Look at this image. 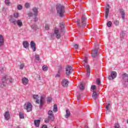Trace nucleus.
<instances>
[{
    "mask_svg": "<svg viewBox=\"0 0 128 128\" xmlns=\"http://www.w3.org/2000/svg\"><path fill=\"white\" fill-rule=\"evenodd\" d=\"M98 46V44H95V46Z\"/></svg>",
    "mask_w": 128,
    "mask_h": 128,
    "instance_id": "nucleus-55",
    "label": "nucleus"
},
{
    "mask_svg": "<svg viewBox=\"0 0 128 128\" xmlns=\"http://www.w3.org/2000/svg\"><path fill=\"white\" fill-rule=\"evenodd\" d=\"M115 128H120V124L118 123H116L114 126Z\"/></svg>",
    "mask_w": 128,
    "mask_h": 128,
    "instance_id": "nucleus-45",
    "label": "nucleus"
},
{
    "mask_svg": "<svg viewBox=\"0 0 128 128\" xmlns=\"http://www.w3.org/2000/svg\"><path fill=\"white\" fill-rule=\"evenodd\" d=\"M48 120H48V118L47 119H45L44 122L46 124H48Z\"/></svg>",
    "mask_w": 128,
    "mask_h": 128,
    "instance_id": "nucleus-50",
    "label": "nucleus"
},
{
    "mask_svg": "<svg viewBox=\"0 0 128 128\" xmlns=\"http://www.w3.org/2000/svg\"><path fill=\"white\" fill-rule=\"evenodd\" d=\"M48 116H54V114L52 113V110H50L48 112Z\"/></svg>",
    "mask_w": 128,
    "mask_h": 128,
    "instance_id": "nucleus-38",
    "label": "nucleus"
},
{
    "mask_svg": "<svg viewBox=\"0 0 128 128\" xmlns=\"http://www.w3.org/2000/svg\"><path fill=\"white\" fill-rule=\"evenodd\" d=\"M42 128H48V126L46 125H43Z\"/></svg>",
    "mask_w": 128,
    "mask_h": 128,
    "instance_id": "nucleus-51",
    "label": "nucleus"
},
{
    "mask_svg": "<svg viewBox=\"0 0 128 128\" xmlns=\"http://www.w3.org/2000/svg\"><path fill=\"white\" fill-rule=\"evenodd\" d=\"M91 54L93 58H96V56H98V50L96 49L92 50Z\"/></svg>",
    "mask_w": 128,
    "mask_h": 128,
    "instance_id": "nucleus-13",
    "label": "nucleus"
},
{
    "mask_svg": "<svg viewBox=\"0 0 128 128\" xmlns=\"http://www.w3.org/2000/svg\"><path fill=\"white\" fill-rule=\"evenodd\" d=\"M16 24L18 26L20 27L22 26V20H18L16 21Z\"/></svg>",
    "mask_w": 128,
    "mask_h": 128,
    "instance_id": "nucleus-24",
    "label": "nucleus"
},
{
    "mask_svg": "<svg viewBox=\"0 0 128 128\" xmlns=\"http://www.w3.org/2000/svg\"><path fill=\"white\" fill-rule=\"evenodd\" d=\"M74 48L76 50H78V44H76L74 45Z\"/></svg>",
    "mask_w": 128,
    "mask_h": 128,
    "instance_id": "nucleus-44",
    "label": "nucleus"
},
{
    "mask_svg": "<svg viewBox=\"0 0 128 128\" xmlns=\"http://www.w3.org/2000/svg\"><path fill=\"white\" fill-rule=\"evenodd\" d=\"M22 80V84H23L24 86H26V84H28V78L24 77Z\"/></svg>",
    "mask_w": 128,
    "mask_h": 128,
    "instance_id": "nucleus-14",
    "label": "nucleus"
},
{
    "mask_svg": "<svg viewBox=\"0 0 128 128\" xmlns=\"http://www.w3.org/2000/svg\"><path fill=\"white\" fill-rule=\"evenodd\" d=\"M108 14H110V5L108 4L105 10V18H108Z\"/></svg>",
    "mask_w": 128,
    "mask_h": 128,
    "instance_id": "nucleus-10",
    "label": "nucleus"
},
{
    "mask_svg": "<svg viewBox=\"0 0 128 128\" xmlns=\"http://www.w3.org/2000/svg\"><path fill=\"white\" fill-rule=\"evenodd\" d=\"M78 99L80 100V95L78 96Z\"/></svg>",
    "mask_w": 128,
    "mask_h": 128,
    "instance_id": "nucleus-54",
    "label": "nucleus"
},
{
    "mask_svg": "<svg viewBox=\"0 0 128 128\" xmlns=\"http://www.w3.org/2000/svg\"><path fill=\"white\" fill-rule=\"evenodd\" d=\"M30 46L32 50H33L34 52H36V44L34 42L31 41L30 43Z\"/></svg>",
    "mask_w": 128,
    "mask_h": 128,
    "instance_id": "nucleus-9",
    "label": "nucleus"
},
{
    "mask_svg": "<svg viewBox=\"0 0 128 128\" xmlns=\"http://www.w3.org/2000/svg\"><path fill=\"white\" fill-rule=\"evenodd\" d=\"M72 72V66H67L66 68V76H70Z\"/></svg>",
    "mask_w": 128,
    "mask_h": 128,
    "instance_id": "nucleus-6",
    "label": "nucleus"
},
{
    "mask_svg": "<svg viewBox=\"0 0 128 128\" xmlns=\"http://www.w3.org/2000/svg\"><path fill=\"white\" fill-rule=\"evenodd\" d=\"M78 26H82V28H86V18L85 16H82L81 19V24L80 20V19L77 20Z\"/></svg>",
    "mask_w": 128,
    "mask_h": 128,
    "instance_id": "nucleus-4",
    "label": "nucleus"
},
{
    "mask_svg": "<svg viewBox=\"0 0 128 128\" xmlns=\"http://www.w3.org/2000/svg\"><path fill=\"white\" fill-rule=\"evenodd\" d=\"M54 34H56V38L58 40H60V30L56 28H54Z\"/></svg>",
    "mask_w": 128,
    "mask_h": 128,
    "instance_id": "nucleus-7",
    "label": "nucleus"
},
{
    "mask_svg": "<svg viewBox=\"0 0 128 128\" xmlns=\"http://www.w3.org/2000/svg\"><path fill=\"white\" fill-rule=\"evenodd\" d=\"M96 88V85H92L91 87V90H94Z\"/></svg>",
    "mask_w": 128,
    "mask_h": 128,
    "instance_id": "nucleus-48",
    "label": "nucleus"
},
{
    "mask_svg": "<svg viewBox=\"0 0 128 128\" xmlns=\"http://www.w3.org/2000/svg\"><path fill=\"white\" fill-rule=\"evenodd\" d=\"M56 76H58V75H57Z\"/></svg>",
    "mask_w": 128,
    "mask_h": 128,
    "instance_id": "nucleus-57",
    "label": "nucleus"
},
{
    "mask_svg": "<svg viewBox=\"0 0 128 128\" xmlns=\"http://www.w3.org/2000/svg\"><path fill=\"white\" fill-rule=\"evenodd\" d=\"M96 82L98 86H100V78H98L96 80Z\"/></svg>",
    "mask_w": 128,
    "mask_h": 128,
    "instance_id": "nucleus-37",
    "label": "nucleus"
},
{
    "mask_svg": "<svg viewBox=\"0 0 128 128\" xmlns=\"http://www.w3.org/2000/svg\"><path fill=\"white\" fill-rule=\"evenodd\" d=\"M44 28L46 30H50V24H48V23H46Z\"/></svg>",
    "mask_w": 128,
    "mask_h": 128,
    "instance_id": "nucleus-29",
    "label": "nucleus"
},
{
    "mask_svg": "<svg viewBox=\"0 0 128 128\" xmlns=\"http://www.w3.org/2000/svg\"><path fill=\"white\" fill-rule=\"evenodd\" d=\"M70 112L68 110H66V114L65 115V118H70Z\"/></svg>",
    "mask_w": 128,
    "mask_h": 128,
    "instance_id": "nucleus-22",
    "label": "nucleus"
},
{
    "mask_svg": "<svg viewBox=\"0 0 128 128\" xmlns=\"http://www.w3.org/2000/svg\"><path fill=\"white\" fill-rule=\"evenodd\" d=\"M79 88L80 90H84V85L82 84H80L79 86Z\"/></svg>",
    "mask_w": 128,
    "mask_h": 128,
    "instance_id": "nucleus-26",
    "label": "nucleus"
},
{
    "mask_svg": "<svg viewBox=\"0 0 128 128\" xmlns=\"http://www.w3.org/2000/svg\"><path fill=\"white\" fill-rule=\"evenodd\" d=\"M40 120H35L34 121V124L36 128H38L40 126Z\"/></svg>",
    "mask_w": 128,
    "mask_h": 128,
    "instance_id": "nucleus-20",
    "label": "nucleus"
},
{
    "mask_svg": "<svg viewBox=\"0 0 128 128\" xmlns=\"http://www.w3.org/2000/svg\"><path fill=\"white\" fill-rule=\"evenodd\" d=\"M116 72L113 71L111 72L110 76H108V80H114L116 78Z\"/></svg>",
    "mask_w": 128,
    "mask_h": 128,
    "instance_id": "nucleus-8",
    "label": "nucleus"
},
{
    "mask_svg": "<svg viewBox=\"0 0 128 128\" xmlns=\"http://www.w3.org/2000/svg\"><path fill=\"white\" fill-rule=\"evenodd\" d=\"M17 8L18 10H22V6L19 4L17 6Z\"/></svg>",
    "mask_w": 128,
    "mask_h": 128,
    "instance_id": "nucleus-36",
    "label": "nucleus"
},
{
    "mask_svg": "<svg viewBox=\"0 0 128 128\" xmlns=\"http://www.w3.org/2000/svg\"><path fill=\"white\" fill-rule=\"evenodd\" d=\"M34 16V14L32 12H30L28 14V16Z\"/></svg>",
    "mask_w": 128,
    "mask_h": 128,
    "instance_id": "nucleus-49",
    "label": "nucleus"
},
{
    "mask_svg": "<svg viewBox=\"0 0 128 128\" xmlns=\"http://www.w3.org/2000/svg\"><path fill=\"white\" fill-rule=\"evenodd\" d=\"M19 16H20V14L18 12H15L14 14V18H18Z\"/></svg>",
    "mask_w": 128,
    "mask_h": 128,
    "instance_id": "nucleus-30",
    "label": "nucleus"
},
{
    "mask_svg": "<svg viewBox=\"0 0 128 128\" xmlns=\"http://www.w3.org/2000/svg\"><path fill=\"white\" fill-rule=\"evenodd\" d=\"M86 128H88V126H86V127H85Z\"/></svg>",
    "mask_w": 128,
    "mask_h": 128,
    "instance_id": "nucleus-56",
    "label": "nucleus"
},
{
    "mask_svg": "<svg viewBox=\"0 0 128 128\" xmlns=\"http://www.w3.org/2000/svg\"><path fill=\"white\" fill-rule=\"evenodd\" d=\"M23 46L24 48H28V46H30V44H28V41H24L22 42Z\"/></svg>",
    "mask_w": 128,
    "mask_h": 128,
    "instance_id": "nucleus-19",
    "label": "nucleus"
},
{
    "mask_svg": "<svg viewBox=\"0 0 128 128\" xmlns=\"http://www.w3.org/2000/svg\"><path fill=\"white\" fill-rule=\"evenodd\" d=\"M62 86L64 88H66L68 86V80L66 79L63 80L62 82Z\"/></svg>",
    "mask_w": 128,
    "mask_h": 128,
    "instance_id": "nucleus-12",
    "label": "nucleus"
},
{
    "mask_svg": "<svg viewBox=\"0 0 128 128\" xmlns=\"http://www.w3.org/2000/svg\"><path fill=\"white\" fill-rule=\"evenodd\" d=\"M32 98L34 100H36V104H40V106H43L44 104V95H42L40 97V100H38V98L40 97L38 96V95H33Z\"/></svg>",
    "mask_w": 128,
    "mask_h": 128,
    "instance_id": "nucleus-2",
    "label": "nucleus"
},
{
    "mask_svg": "<svg viewBox=\"0 0 128 128\" xmlns=\"http://www.w3.org/2000/svg\"><path fill=\"white\" fill-rule=\"evenodd\" d=\"M4 116L5 120H10V112H5Z\"/></svg>",
    "mask_w": 128,
    "mask_h": 128,
    "instance_id": "nucleus-15",
    "label": "nucleus"
},
{
    "mask_svg": "<svg viewBox=\"0 0 128 128\" xmlns=\"http://www.w3.org/2000/svg\"><path fill=\"white\" fill-rule=\"evenodd\" d=\"M20 118H24V114L20 112L19 114Z\"/></svg>",
    "mask_w": 128,
    "mask_h": 128,
    "instance_id": "nucleus-35",
    "label": "nucleus"
},
{
    "mask_svg": "<svg viewBox=\"0 0 128 128\" xmlns=\"http://www.w3.org/2000/svg\"><path fill=\"white\" fill-rule=\"evenodd\" d=\"M42 68L45 72H46L48 70V66H44L42 67Z\"/></svg>",
    "mask_w": 128,
    "mask_h": 128,
    "instance_id": "nucleus-31",
    "label": "nucleus"
},
{
    "mask_svg": "<svg viewBox=\"0 0 128 128\" xmlns=\"http://www.w3.org/2000/svg\"><path fill=\"white\" fill-rule=\"evenodd\" d=\"M47 102H52V98L51 97H48Z\"/></svg>",
    "mask_w": 128,
    "mask_h": 128,
    "instance_id": "nucleus-42",
    "label": "nucleus"
},
{
    "mask_svg": "<svg viewBox=\"0 0 128 128\" xmlns=\"http://www.w3.org/2000/svg\"><path fill=\"white\" fill-rule=\"evenodd\" d=\"M110 104H108L106 106V108L108 110H110Z\"/></svg>",
    "mask_w": 128,
    "mask_h": 128,
    "instance_id": "nucleus-46",
    "label": "nucleus"
},
{
    "mask_svg": "<svg viewBox=\"0 0 128 128\" xmlns=\"http://www.w3.org/2000/svg\"><path fill=\"white\" fill-rule=\"evenodd\" d=\"M24 110H26L28 112H32V104L28 102L27 104H24Z\"/></svg>",
    "mask_w": 128,
    "mask_h": 128,
    "instance_id": "nucleus-5",
    "label": "nucleus"
},
{
    "mask_svg": "<svg viewBox=\"0 0 128 128\" xmlns=\"http://www.w3.org/2000/svg\"><path fill=\"white\" fill-rule=\"evenodd\" d=\"M82 63L86 70V76L88 77L90 76V65L88 64L87 57H85V58L84 60L82 61Z\"/></svg>",
    "mask_w": 128,
    "mask_h": 128,
    "instance_id": "nucleus-3",
    "label": "nucleus"
},
{
    "mask_svg": "<svg viewBox=\"0 0 128 128\" xmlns=\"http://www.w3.org/2000/svg\"><path fill=\"white\" fill-rule=\"evenodd\" d=\"M10 20L12 24H16V20H14L12 18H11Z\"/></svg>",
    "mask_w": 128,
    "mask_h": 128,
    "instance_id": "nucleus-33",
    "label": "nucleus"
},
{
    "mask_svg": "<svg viewBox=\"0 0 128 128\" xmlns=\"http://www.w3.org/2000/svg\"><path fill=\"white\" fill-rule=\"evenodd\" d=\"M53 112H58V106L56 104L54 106Z\"/></svg>",
    "mask_w": 128,
    "mask_h": 128,
    "instance_id": "nucleus-27",
    "label": "nucleus"
},
{
    "mask_svg": "<svg viewBox=\"0 0 128 128\" xmlns=\"http://www.w3.org/2000/svg\"><path fill=\"white\" fill-rule=\"evenodd\" d=\"M5 4H6V6H8L10 4V0H6Z\"/></svg>",
    "mask_w": 128,
    "mask_h": 128,
    "instance_id": "nucleus-39",
    "label": "nucleus"
},
{
    "mask_svg": "<svg viewBox=\"0 0 128 128\" xmlns=\"http://www.w3.org/2000/svg\"><path fill=\"white\" fill-rule=\"evenodd\" d=\"M19 68L20 70H24V64H21L19 66Z\"/></svg>",
    "mask_w": 128,
    "mask_h": 128,
    "instance_id": "nucleus-34",
    "label": "nucleus"
},
{
    "mask_svg": "<svg viewBox=\"0 0 128 128\" xmlns=\"http://www.w3.org/2000/svg\"><path fill=\"white\" fill-rule=\"evenodd\" d=\"M122 80H124V82H128V74H124L122 75Z\"/></svg>",
    "mask_w": 128,
    "mask_h": 128,
    "instance_id": "nucleus-21",
    "label": "nucleus"
},
{
    "mask_svg": "<svg viewBox=\"0 0 128 128\" xmlns=\"http://www.w3.org/2000/svg\"><path fill=\"white\" fill-rule=\"evenodd\" d=\"M56 10H57V14L60 16V18H62L64 16V6L61 5L60 4H58L56 6Z\"/></svg>",
    "mask_w": 128,
    "mask_h": 128,
    "instance_id": "nucleus-1",
    "label": "nucleus"
},
{
    "mask_svg": "<svg viewBox=\"0 0 128 128\" xmlns=\"http://www.w3.org/2000/svg\"><path fill=\"white\" fill-rule=\"evenodd\" d=\"M120 12L122 16V20H124V16H126V13H124V10H120Z\"/></svg>",
    "mask_w": 128,
    "mask_h": 128,
    "instance_id": "nucleus-25",
    "label": "nucleus"
},
{
    "mask_svg": "<svg viewBox=\"0 0 128 128\" xmlns=\"http://www.w3.org/2000/svg\"><path fill=\"white\" fill-rule=\"evenodd\" d=\"M25 8H30V3L28 2H26L25 4Z\"/></svg>",
    "mask_w": 128,
    "mask_h": 128,
    "instance_id": "nucleus-32",
    "label": "nucleus"
},
{
    "mask_svg": "<svg viewBox=\"0 0 128 128\" xmlns=\"http://www.w3.org/2000/svg\"><path fill=\"white\" fill-rule=\"evenodd\" d=\"M59 70H62V67H61V66H59Z\"/></svg>",
    "mask_w": 128,
    "mask_h": 128,
    "instance_id": "nucleus-53",
    "label": "nucleus"
},
{
    "mask_svg": "<svg viewBox=\"0 0 128 128\" xmlns=\"http://www.w3.org/2000/svg\"><path fill=\"white\" fill-rule=\"evenodd\" d=\"M98 94L96 92H93L92 94V98L93 100H98Z\"/></svg>",
    "mask_w": 128,
    "mask_h": 128,
    "instance_id": "nucleus-16",
    "label": "nucleus"
},
{
    "mask_svg": "<svg viewBox=\"0 0 128 128\" xmlns=\"http://www.w3.org/2000/svg\"><path fill=\"white\" fill-rule=\"evenodd\" d=\"M34 22H38V18L36 17L34 19Z\"/></svg>",
    "mask_w": 128,
    "mask_h": 128,
    "instance_id": "nucleus-52",
    "label": "nucleus"
},
{
    "mask_svg": "<svg viewBox=\"0 0 128 128\" xmlns=\"http://www.w3.org/2000/svg\"><path fill=\"white\" fill-rule=\"evenodd\" d=\"M4 44V36L0 34V46H2Z\"/></svg>",
    "mask_w": 128,
    "mask_h": 128,
    "instance_id": "nucleus-18",
    "label": "nucleus"
},
{
    "mask_svg": "<svg viewBox=\"0 0 128 128\" xmlns=\"http://www.w3.org/2000/svg\"><path fill=\"white\" fill-rule=\"evenodd\" d=\"M35 58L36 60H40V55L38 54H36L35 56Z\"/></svg>",
    "mask_w": 128,
    "mask_h": 128,
    "instance_id": "nucleus-41",
    "label": "nucleus"
},
{
    "mask_svg": "<svg viewBox=\"0 0 128 128\" xmlns=\"http://www.w3.org/2000/svg\"><path fill=\"white\" fill-rule=\"evenodd\" d=\"M6 78H8V76H5L4 77L2 78V82L3 84H1L0 85V86L1 88H4V86H6V82H8V80H6Z\"/></svg>",
    "mask_w": 128,
    "mask_h": 128,
    "instance_id": "nucleus-11",
    "label": "nucleus"
},
{
    "mask_svg": "<svg viewBox=\"0 0 128 128\" xmlns=\"http://www.w3.org/2000/svg\"><path fill=\"white\" fill-rule=\"evenodd\" d=\"M38 8L36 7H34L32 8V10L34 12V15L35 16H38Z\"/></svg>",
    "mask_w": 128,
    "mask_h": 128,
    "instance_id": "nucleus-17",
    "label": "nucleus"
},
{
    "mask_svg": "<svg viewBox=\"0 0 128 128\" xmlns=\"http://www.w3.org/2000/svg\"><path fill=\"white\" fill-rule=\"evenodd\" d=\"M107 26H108V28H110V26H112V22L109 21L108 22Z\"/></svg>",
    "mask_w": 128,
    "mask_h": 128,
    "instance_id": "nucleus-40",
    "label": "nucleus"
},
{
    "mask_svg": "<svg viewBox=\"0 0 128 128\" xmlns=\"http://www.w3.org/2000/svg\"><path fill=\"white\" fill-rule=\"evenodd\" d=\"M6 80H7V82H8V84H12V82H14V79L8 76L6 78Z\"/></svg>",
    "mask_w": 128,
    "mask_h": 128,
    "instance_id": "nucleus-23",
    "label": "nucleus"
},
{
    "mask_svg": "<svg viewBox=\"0 0 128 128\" xmlns=\"http://www.w3.org/2000/svg\"><path fill=\"white\" fill-rule=\"evenodd\" d=\"M48 120H54V116H48Z\"/></svg>",
    "mask_w": 128,
    "mask_h": 128,
    "instance_id": "nucleus-28",
    "label": "nucleus"
},
{
    "mask_svg": "<svg viewBox=\"0 0 128 128\" xmlns=\"http://www.w3.org/2000/svg\"><path fill=\"white\" fill-rule=\"evenodd\" d=\"M32 28L33 30H36V25H32Z\"/></svg>",
    "mask_w": 128,
    "mask_h": 128,
    "instance_id": "nucleus-47",
    "label": "nucleus"
},
{
    "mask_svg": "<svg viewBox=\"0 0 128 128\" xmlns=\"http://www.w3.org/2000/svg\"><path fill=\"white\" fill-rule=\"evenodd\" d=\"M114 24H116V26H118V24H120V22H118V20H116L114 22Z\"/></svg>",
    "mask_w": 128,
    "mask_h": 128,
    "instance_id": "nucleus-43",
    "label": "nucleus"
}]
</instances>
